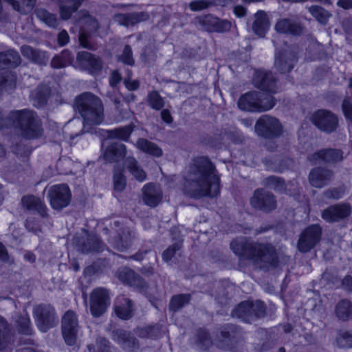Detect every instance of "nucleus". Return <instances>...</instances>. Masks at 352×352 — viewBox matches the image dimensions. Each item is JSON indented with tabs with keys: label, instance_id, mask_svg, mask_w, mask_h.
<instances>
[{
	"label": "nucleus",
	"instance_id": "1",
	"mask_svg": "<svg viewBox=\"0 0 352 352\" xmlns=\"http://www.w3.org/2000/svg\"><path fill=\"white\" fill-rule=\"evenodd\" d=\"M215 170V166L209 158H195L184 177V194L195 199L218 195L220 181L219 177L214 173Z\"/></svg>",
	"mask_w": 352,
	"mask_h": 352
},
{
	"label": "nucleus",
	"instance_id": "2",
	"mask_svg": "<svg viewBox=\"0 0 352 352\" xmlns=\"http://www.w3.org/2000/svg\"><path fill=\"white\" fill-rule=\"evenodd\" d=\"M230 248L235 254L250 260L256 267L265 271L276 267L279 262L276 250L270 244L257 243L249 241L246 238H239L231 242Z\"/></svg>",
	"mask_w": 352,
	"mask_h": 352
},
{
	"label": "nucleus",
	"instance_id": "3",
	"mask_svg": "<svg viewBox=\"0 0 352 352\" xmlns=\"http://www.w3.org/2000/svg\"><path fill=\"white\" fill-rule=\"evenodd\" d=\"M12 127L19 129L21 135L29 140L40 138L43 131L36 113L27 109L12 111L7 116L0 112V129Z\"/></svg>",
	"mask_w": 352,
	"mask_h": 352
},
{
	"label": "nucleus",
	"instance_id": "4",
	"mask_svg": "<svg viewBox=\"0 0 352 352\" xmlns=\"http://www.w3.org/2000/svg\"><path fill=\"white\" fill-rule=\"evenodd\" d=\"M74 107L83 119V127L99 125L104 120V107L101 99L91 92L76 96Z\"/></svg>",
	"mask_w": 352,
	"mask_h": 352
},
{
	"label": "nucleus",
	"instance_id": "5",
	"mask_svg": "<svg viewBox=\"0 0 352 352\" xmlns=\"http://www.w3.org/2000/svg\"><path fill=\"white\" fill-rule=\"evenodd\" d=\"M243 332L239 326L226 324L220 330L217 346L226 352H241L243 349Z\"/></svg>",
	"mask_w": 352,
	"mask_h": 352
},
{
	"label": "nucleus",
	"instance_id": "6",
	"mask_svg": "<svg viewBox=\"0 0 352 352\" xmlns=\"http://www.w3.org/2000/svg\"><path fill=\"white\" fill-rule=\"evenodd\" d=\"M266 308L265 304L261 300L243 301L240 302L231 312L233 318L252 323L258 318L265 316Z\"/></svg>",
	"mask_w": 352,
	"mask_h": 352
},
{
	"label": "nucleus",
	"instance_id": "7",
	"mask_svg": "<svg viewBox=\"0 0 352 352\" xmlns=\"http://www.w3.org/2000/svg\"><path fill=\"white\" fill-rule=\"evenodd\" d=\"M312 124L320 131L327 134L336 132L339 127L338 116L327 109H318L311 116Z\"/></svg>",
	"mask_w": 352,
	"mask_h": 352
},
{
	"label": "nucleus",
	"instance_id": "8",
	"mask_svg": "<svg viewBox=\"0 0 352 352\" xmlns=\"http://www.w3.org/2000/svg\"><path fill=\"white\" fill-rule=\"evenodd\" d=\"M322 228L318 224L307 226L299 235L297 248L302 253H307L314 249L320 241Z\"/></svg>",
	"mask_w": 352,
	"mask_h": 352
},
{
	"label": "nucleus",
	"instance_id": "9",
	"mask_svg": "<svg viewBox=\"0 0 352 352\" xmlns=\"http://www.w3.org/2000/svg\"><path fill=\"white\" fill-rule=\"evenodd\" d=\"M34 314L36 326L42 332H47L58 322L56 311L50 304H41L35 307Z\"/></svg>",
	"mask_w": 352,
	"mask_h": 352
},
{
	"label": "nucleus",
	"instance_id": "10",
	"mask_svg": "<svg viewBox=\"0 0 352 352\" xmlns=\"http://www.w3.org/2000/svg\"><path fill=\"white\" fill-rule=\"evenodd\" d=\"M255 132L265 138L273 139L280 137L283 133V126L279 120L269 115H263L256 121Z\"/></svg>",
	"mask_w": 352,
	"mask_h": 352
},
{
	"label": "nucleus",
	"instance_id": "11",
	"mask_svg": "<svg viewBox=\"0 0 352 352\" xmlns=\"http://www.w3.org/2000/svg\"><path fill=\"white\" fill-rule=\"evenodd\" d=\"M251 206L256 210L270 213L277 208L275 195L270 191L259 188L254 191L250 199Z\"/></svg>",
	"mask_w": 352,
	"mask_h": 352
},
{
	"label": "nucleus",
	"instance_id": "12",
	"mask_svg": "<svg viewBox=\"0 0 352 352\" xmlns=\"http://www.w3.org/2000/svg\"><path fill=\"white\" fill-rule=\"evenodd\" d=\"M74 67L80 70L87 71L91 75H98L103 68L102 59L96 54L88 52L81 51L76 55Z\"/></svg>",
	"mask_w": 352,
	"mask_h": 352
},
{
	"label": "nucleus",
	"instance_id": "13",
	"mask_svg": "<svg viewBox=\"0 0 352 352\" xmlns=\"http://www.w3.org/2000/svg\"><path fill=\"white\" fill-rule=\"evenodd\" d=\"M352 207L349 203L341 202L332 204L321 211V218L329 223L346 221L351 214Z\"/></svg>",
	"mask_w": 352,
	"mask_h": 352
},
{
	"label": "nucleus",
	"instance_id": "14",
	"mask_svg": "<svg viewBox=\"0 0 352 352\" xmlns=\"http://www.w3.org/2000/svg\"><path fill=\"white\" fill-rule=\"evenodd\" d=\"M79 328L76 314L72 310L67 311L61 321L62 333L67 344H75Z\"/></svg>",
	"mask_w": 352,
	"mask_h": 352
},
{
	"label": "nucleus",
	"instance_id": "15",
	"mask_svg": "<svg viewBox=\"0 0 352 352\" xmlns=\"http://www.w3.org/2000/svg\"><path fill=\"white\" fill-rule=\"evenodd\" d=\"M122 223L118 220H114L110 223L111 230L118 233L112 244L117 250L123 252L129 248L132 245V240L135 237V232L127 227H120Z\"/></svg>",
	"mask_w": 352,
	"mask_h": 352
},
{
	"label": "nucleus",
	"instance_id": "16",
	"mask_svg": "<svg viewBox=\"0 0 352 352\" xmlns=\"http://www.w3.org/2000/svg\"><path fill=\"white\" fill-rule=\"evenodd\" d=\"M90 311L91 315L98 318L103 315L110 305V297L108 290L98 287L90 294Z\"/></svg>",
	"mask_w": 352,
	"mask_h": 352
},
{
	"label": "nucleus",
	"instance_id": "17",
	"mask_svg": "<svg viewBox=\"0 0 352 352\" xmlns=\"http://www.w3.org/2000/svg\"><path fill=\"white\" fill-rule=\"evenodd\" d=\"M344 159L343 151L336 148H322L307 156V160L314 164L322 162L336 164L342 162Z\"/></svg>",
	"mask_w": 352,
	"mask_h": 352
},
{
	"label": "nucleus",
	"instance_id": "18",
	"mask_svg": "<svg viewBox=\"0 0 352 352\" xmlns=\"http://www.w3.org/2000/svg\"><path fill=\"white\" fill-rule=\"evenodd\" d=\"M50 204L55 210H61L69 205L71 192L66 184L52 186L48 191Z\"/></svg>",
	"mask_w": 352,
	"mask_h": 352
},
{
	"label": "nucleus",
	"instance_id": "19",
	"mask_svg": "<svg viewBox=\"0 0 352 352\" xmlns=\"http://www.w3.org/2000/svg\"><path fill=\"white\" fill-rule=\"evenodd\" d=\"M116 276L122 283L133 287L140 292H145L148 289V283L129 267L118 269L116 272Z\"/></svg>",
	"mask_w": 352,
	"mask_h": 352
},
{
	"label": "nucleus",
	"instance_id": "20",
	"mask_svg": "<svg viewBox=\"0 0 352 352\" xmlns=\"http://www.w3.org/2000/svg\"><path fill=\"white\" fill-rule=\"evenodd\" d=\"M333 177L334 172L331 169L322 166L312 168L308 175L310 185L317 188H322L328 185Z\"/></svg>",
	"mask_w": 352,
	"mask_h": 352
},
{
	"label": "nucleus",
	"instance_id": "21",
	"mask_svg": "<svg viewBox=\"0 0 352 352\" xmlns=\"http://www.w3.org/2000/svg\"><path fill=\"white\" fill-rule=\"evenodd\" d=\"M78 250L82 253L100 252L105 248V244L96 235H87L76 239Z\"/></svg>",
	"mask_w": 352,
	"mask_h": 352
},
{
	"label": "nucleus",
	"instance_id": "22",
	"mask_svg": "<svg viewBox=\"0 0 352 352\" xmlns=\"http://www.w3.org/2000/svg\"><path fill=\"white\" fill-rule=\"evenodd\" d=\"M297 59L295 54L290 50H283L275 54L274 67L280 74L289 72Z\"/></svg>",
	"mask_w": 352,
	"mask_h": 352
},
{
	"label": "nucleus",
	"instance_id": "23",
	"mask_svg": "<svg viewBox=\"0 0 352 352\" xmlns=\"http://www.w3.org/2000/svg\"><path fill=\"white\" fill-rule=\"evenodd\" d=\"M253 83L263 91L276 92V79L271 72L257 70L253 78Z\"/></svg>",
	"mask_w": 352,
	"mask_h": 352
},
{
	"label": "nucleus",
	"instance_id": "24",
	"mask_svg": "<svg viewBox=\"0 0 352 352\" xmlns=\"http://www.w3.org/2000/svg\"><path fill=\"white\" fill-rule=\"evenodd\" d=\"M276 32L294 36H300L304 31L301 22L293 19H280L275 24Z\"/></svg>",
	"mask_w": 352,
	"mask_h": 352
},
{
	"label": "nucleus",
	"instance_id": "25",
	"mask_svg": "<svg viewBox=\"0 0 352 352\" xmlns=\"http://www.w3.org/2000/svg\"><path fill=\"white\" fill-rule=\"evenodd\" d=\"M126 154V148L124 144L115 142L110 143L104 149L102 153L103 159L109 163L118 162L122 160Z\"/></svg>",
	"mask_w": 352,
	"mask_h": 352
},
{
	"label": "nucleus",
	"instance_id": "26",
	"mask_svg": "<svg viewBox=\"0 0 352 352\" xmlns=\"http://www.w3.org/2000/svg\"><path fill=\"white\" fill-rule=\"evenodd\" d=\"M22 56L30 61L40 65H46L49 60L47 52L35 49L28 45H23L20 48Z\"/></svg>",
	"mask_w": 352,
	"mask_h": 352
},
{
	"label": "nucleus",
	"instance_id": "27",
	"mask_svg": "<svg viewBox=\"0 0 352 352\" xmlns=\"http://www.w3.org/2000/svg\"><path fill=\"white\" fill-rule=\"evenodd\" d=\"M23 208L32 212H37L43 218L48 216L47 208L44 202L38 197L34 195H25L21 199Z\"/></svg>",
	"mask_w": 352,
	"mask_h": 352
},
{
	"label": "nucleus",
	"instance_id": "28",
	"mask_svg": "<svg viewBox=\"0 0 352 352\" xmlns=\"http://www.w3.org/2000/svg\"><path fill=\"white\" fill-rule=\"evenodd\" d=\"M162 199V190L159 185L152 183L143 188V201L151 207H155Z\"/></svg>",
	"mask_w": 352,
	"mask_h": 352
},
{
	"label": "nucleus",
	"instance_id": "29",
	"mask_svg": "<svg viewBox=\"0 0 352 352\" xmlns=\"http://www.w3.org/2000/svg\"><path fill=\"white\" fill-rule=\"evenodd\" d=\"M148 18L149 14L146 12L120 13L115 16L116 21L120 25L126 27L133 26L148 20Z\"/></svg>",
	"mask_w": 352,
	"mask_h": 352
},
{
	"label": "nucleus",
	"instance_id": "30",
	"mask_svg": "<svg viewBox=\"0 0 352 352\" xmlns=\"http://www.w3.org/2000/svg\"><path fill=\"white\" fill-rule=\"evenodd\" d=\"M51 96V89L48 85L41 84L31 91L30 100L37 108L45 106Z\"/></svg>",
	"mask_w": 352,
	"mask_h": 352
},
{
	"label": "nucleus",
	"instance_id": "31",
	"mask_svg": "<svg viewBox=\"0 0 352 352\" xmlns=\"http://www.w3.org/2000/svg\"><path fill=\"white\" fill-rule=\"evenodd\" d=\"M259 96H263L262 93L258 91L248 92L239 99L238 107L243 111L257 112Z\"/></svg>",
	"mask_w": 352,
	"mask_h": 352
},
{
	"label": "nucleus",
	"instance_id": "32",
	"mask_svg": "<svg viewBox=\"0 0 352 352\" xmlns=\"http://www.w3.org/2000/svg\"><path fill=\"white\" fill-rule=\"evenodd\" d=\"M234 287L229 283H219L215 286V290L213 294L216 301L221 305H226L231 300Z\"/></svg>",
	"mask_w": 352,
	"mask_h": 352
},
{
	"label": "nucleus",
	"instance_id": "33",
	"mask_svg": "<svg viewBox=\"0 0 352 352\" xmlns=\"http://www.w3.org/2000/svg\"><path fill=\"white\" fill-rule=\"evenodd\" d=\"M21 59L19 54L14 50L0 52V69L7 67H16L20 65Z\"/></svg>",
	"mask_w": 352,
	"mask_h": 352
},
{
	"label": "nucleus",
	"instance_id": "34",
	"mask_svg": "<svg viewBox=\"0 0 352 352\" xmlns=\"http://www.w3.org/2000/svg\"><path fill=\"white\" fill-rule=\"evenodd\" d=\"M119 305L115 306L116 315L122 320H129L133 316V303L129 298L122 297Z\"/></svg>",
	"mask_w": 352,
	"mask_h": 352
},
{
	"label": "nucleus",
	"instance_id": "35",
	"mask_svg": "<svg viewBox=\"0 0 352 352\" xmlns=\"http://www.w3.org/2000/svg\"><path fill=\"white\" fill-rule=\"evenodd\" d=\"M124 166L138 182H142L146 179V173L134 157H126L124 160Z\"/></svg>",
	"mask_w": 352,
	"mask_h": 352
},
{
	"label": "nucleus",
	"instance_id": "36",
	"mask_svg": "<svg viewBox=\"0 0 352 352\" xmlns=\"http://www.w3.org/2000/svg\"><path fill=\"white\" fill-rule=\"evenodd\" d=\"M254 16L255 21L252 25L253 31L259 36H263L269 27L266 13L259 10L254 14Z\"/></svg>",
	"mask_w": 352,
	"mask_h": 352
},
{
	"label": "nucleus",
	"instance_id": "37",
	"mask_svg": "<svg viewBox=\"0 0 352 352\" xmlns=\"http://www.w3.org/2000/svg\"><path fill=\"white\" fill-rule=\"evenodd\" d=\"M336 317L342 321H347L352 318V302L347 299L339 301L335 307Z\"/></svg>",
	"mask_w": 352,
	"mask_h": 352
},
{
	"label": "nucleus",
	"instance_id": "38",
	"mask_svg": "<svg viewBox=\"0 0 352 352\" xmlns=\"http://www.w3.org/2000/svg\"><path fill=\"white\" fill-rule=\"evenodd\" d=\"M138 149L156 157H161L163 151L156 144L144 138H140L136 143Z\"/></svg>",
	"mask_w": 352,
	"mask_h": 352
},
{
	"label": "nucleus",
	"instance_id": "39",
	"mask_svg": "<svg viewBox=\"0 0 352 352\" xmlns=\"http://www.w3.org/2000/svg\"><path fill=\"white\" fill-rule=\"evenodd\" d=\"M36 16L47 26L55 28L58 26V20L56 14L48 12L45 8H36L34 11Z\"/></svg>",
	"mask_w": 352,
	"mask_h": 352
},
{
	"label": "nucleus",
	"instance_id": "40",
	"mask_svg": "<svg viewBox=\"0 0 352 352\" xmlns=\"http://www.w3.org/2000/svg\"><path fill=\"white\" fill-rule=\"evenodd\" d=\"M16 327L20 333L25 335H32L33 332L31 326L30 318L28 314H20L16 316Z\"/></svg>",
	"mask_w": 352,
	"mask_h": 352
},
{
	"label": "nucleus",
	"instance_id": "41",
	"mask_svg": "<svg viewBox=\"0 0 352 352\" xmlns=\"http://www.w3.org/2000/svg\"><path fill=\"white\" fill-rule=\"evenodd\" d=\"M191 300V294H182L174 295L169 302V309L170 311L176 312L188 305Z\"/></svg>",
	"mask_w": 352,
	"mask_h": 352
},
{
	"label": "nucleus",
	"instance_id": "42",
	"mask_svg": "<svg viewBox=\"0 0 352 352\" xmlns=\"http://www.w3.org/2000/svg\"><path fill=\"white\" fill-rule=\"evenodd\" d=\"M263 184L275 191L283 192L286 190L285 181L279 177L274 175L269 176L263 179Z\"/></svg>",
	"mask_w": 352,
	"mask_h": 352
},
{
	"label": "nucleus",
	"instance_id": "43",
	"mask_svg": "<svg viewBox=\"0 0 352 352\" xmlns=\"http://www.w3.org/2000/svg\"><path fill=\"white\" fill-rule=\"evenodd\" d=\"M310 14L322 25H326L331 14L319 6H311L309 8Z\"/></svg>",
	"mask_w": 352,
	"mask_h": 352
},
{
	"label": "nucleus",
	"instance_id": "44",
	"mask_svg": "<svg viewBox=\"0 0 352 352\" xmlns=\"http://www.w3.org/2000/svg\"><path fill=\"white\" fill-rule=\"evenodd\" d=\"M133 127L131 124L124 126L123 127L116 128L113 130L107 131V136L109 138L120 139L122 140H127Z\"/></svg>",
	"mask_w": 352,
	"mask_h": 352
},
{
	"label": "nucleus",
	"instance_id": "45",
	"mask_svg": "<svg viewBox=\"0 0 352 352\" xmlns=\"http://www.w3.org/2000/svg\"><path fill=\"white\" fill-rule=\"evenodd\" d=\"M336 342L340 349L352 348V331H340L336 338Z\"/></svg>",
	"mask_w": 352,
	"mask_h": 352
},
{
	"label": "nucleus",
	"instance_id": "46",
	"mask_svg": "<svg viewBox=\"0 0 352 352\" xmlns=\"http://www.w3.org/2000/svg\"><path fill=\"white\" fill-rule=\"evenodd\" d=\"M147 102L148 105L156 111L162 109L165 104L164 98L157 91H152L148 94Z\"/></svg>",
	"mask_w": 352,
	"mask_h": 352
},
{
	"label": "nucleus",
	"instance_id": "47",
	"mask_svg": "<svg viewBox=\"0 0 352 352\" xmlns=\"http://www.w3.org/2000/svg\"><path fill=\"white\" fill-rule=\"evenodd\" d=\"M113 179V190L115 191L120 192L124 190L126 185V179L122 170L114 169Z\"/></svg>",
	"mask_w": 352,
	"mask_h": 352
},
{
	"label": "nucleus",
	"instance_id": "48",
	"mask_svg": "<svg viewBox=\"0 0 352 352\" xmlns=\"http://www.w3.org/2000/svg\"><path fill=\"white\" fill-rule=\"evenodd\" d=\"M263 96H259L257 112L267 111L272 109L276 104V99L272 95L262 93Z\"/></svg>",
	"mask_w": 352,
	"mask_h": 352
},
{
	"label": "nucleus",
	"instance_id": "49",
	"mask_svg": "<svg viewBox=\"0 0 352 352\" xmlns=\"http://www.w3.org/2000/svg\"><path fill=\"white\" fill-rule=\"evenodd\" d=\"M80 45L87 50L96 51L99 45L91 36V35L86 32H81L79 34Z\"/></svg>",
	"mask_w": 352,
	"mask_h": 352
},
{
	"label": "nucleus",
	"instance_id": "50",
	"mask_svg": "<svg viewBox=\"0 0 352 352\" xmlns=\"http://www.w3.org/2000/svg\"><path fill=\"white\" fill-rule=\"evenodd\" d=\"M195 20L204 30L214 32L217 17L211 14H208L204 16L197 17Z\"/></svg>",
	"mask_w": 352,
	"mask_h": 352
},
{
	"label": "nucleus",
	"instance_id": "51",
	"mask_svg": "<svg viewBox=\"0 0 352 352\" xmlns=\"http://www.w3.org/2000/svg\"><path fill=\"white\" fill-rule=\"evenodd\" d=\"M15 76L10 71L0 73V94L8 87H12L15 82Z\"/></svg>",
	"mask_w": 352,
	"mask_h": 352
},
{
	"label": "nucleus",
	"instance_id": "52",
	"mask_svg": "<svg viewBox=\"0 0 352 352\" xmlns=\"http://www.w3.org/2000/svg\"><path fill=\"white\" fill-rule=\"evenodd\" d=\"M121 347L128 352H135L138 350L140 344L138 339L129 332L128 338L123 342Z\"/></svg>",
	"mask_w": 352,
	"mask_h": 352
},
{
	"label": "nucleus",
	"instance_id": "53",
	"mask_svg": "<svg viewBox=\"0 0 352 352\" xmlns=\"http://www.w3.org/2000/svg\"><path fill=\"white\" fill-rule=\"evenodd\" d=\"M118 61L130 66H133L134 65L135 60L133 57V52L131 47L129 45H126L124 46L122 53L118 56Z\"/></svg>",
	"mask_w": 352,
	"mask_h": 352
},
{
	"label": "nucleus",
	"instance_id": "54",
	"mask_svg": "<svg viewBox=\"0 0 352 352\" xmlns=\"http://www.w3.org/2000/svg\"><path fill=\"white\" fill-rule=\"evenodd\" d=\"M8 332V322L3 318L0 316V350L3 349L6 346Z\"/></svg>",
	"mask_w": 352,
	"mask_h": 352
},
{
	"label": "nucleus",
	"instance_id": "55",
	"mask_svg": "<svg viewBox=\"0 0 352 352\" xmlns=\"http://www.w3.org/2000/svg\"><path fill=\"white\" fill-rule=\"evenodd\" d=\"M344 194V190L342 187H333L325 190L323 192L324 197L327 199L338 200Z\"/></svg>",
	"mask_w": 352,
	"mask_h": 352
},
{
	"label": "nucleus",
	"instance_id": "56",
	"mask_svg": "<svg viewBox=\"0 0 352 352\" xmlns=\"http://www.w3.org/2000/svg\"><path fill=\"white\" fill-rule=\"evenodd\" d=\"M182 248V243L177 242L170 245L166 250L162 252V258L164 261L168 263L175 256L176 252Z\"/></svg>",
	"mask_w": 352,
	"mask_h": 352
},
{
	"label": "nucleus",
	"instance_id": "57",
	"mask_svg": "<svg viewBox=\"0 0 352 352\" xmlns=\"http://www.w3.org/2000/svg\"><path fill=\"white\" fill-rule=\"evenodd\" d=\"M129 331L122 329H116L113 330L111 333L112 339L119 344L120 346L123 342L128 338Z\"/></svg>",
	"mask_w": 352,
	"mask_h": 352
},
{
	"label": "nucleus",
	"instance_id": "58",
	"mask_svg": "<svg viewBox=\"0 0 352 352\" xmlns=\"http://www.w3.org/2000/svg\"><path fill=\"white\" fill-rule=\"evenodd\" d=\"M210 7L209 0H195L189 3V8L193 12L206 10Z\"/></svg>",
	"mask_w": 352,
	"mask_h": 352
},
{
	"label": "nucleus",
	"instance_id": "59",
	"mask_svg": "<svg viewBox=\"0 0 352 352\" xmlns=\"http://www.w3.org/2000/svg\"><path fill=\"white\" fill-rule=\"evenodd\" d=\"M78 10L72 3L70 5H61L60 6V16L64 20L69 19L73 13Z\"/></svg>",
	"mask_w": 352,
	"mask_h": 352
},
{
	"label": "nucleus",
	"instance_id": "60",
	"mask_svg": "<svg viewBox=\"0 0 352 352\" xmlns=\"http://www.w3.org/2000/svg\"><path fill=\"white\" fill-rule=\"evenodd\" d=\"M342 109L346 119L352 122V100L349 98L343 100Z\"/></svg>",
	"mask_w": 352,
	"mask_h": 352
},
{
	"label": "nucleus",
	"instance_id": "61",
	"mask_svg": "<svg viewBox=\"0 0 352 352\" xmlns=\"http://www.w3.org/2000/svg\"><path fill=\"white\" fill-rule=\"evenodd\" d=\"M197 342L202 344L204 347H208L211 344L210 338L209 333L204 330L199 329L197 331Z\"/></svg>",
	"mask_w": 352,
	"mask_h": 352
},
{
	"label": "nucleus",
	"instance_id": "62",
	"mask_svg": "<svg viewBox=\"0 0 352 352\" xmlns=\"http://www.w3.org/2000/svg\"><path fill=\"white\" fill-rule=\"evenodd\" d=\"M231 28V23L228 20H222L217 18L216 24L214 28V32H227Z\"/></svg>",
	"mask_w": 352,
	"mask_h": 352
},
{
	"label": "nucleus",
	"instance_id": "63",
	"mask_svg": "<svg viewBox=\"0 0 352 352\" xmlns=\"http://www.w3.org/2000/svg\"><path fill=\"white\" fill-rule=\"evenodd\" d=\"M98 352H110L109 342L104 338H99L97 339Z\"/></svg>",
	"mask_w": 352,
	"mask_h": 352
},
{
	"label": "nucleus",
	"instance_id": "64",
	"mask_svg": "<svg viewBox=\"0 0 352 352\" xmlns=\"http://www.w3.org/2000/svg\"><path fill=\"white\" fill-rule=\"evenodd\" d=\"M124 84L129 91H135L140 87V81L138 80H132L130 76L124 78Z\"/></svg>",
	"mask_w": 352,
	"mask_h": 352
}]
</instances>
